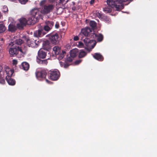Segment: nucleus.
Wrapping results in <instances>:
<instances>
[{
  "mask_svg": "<svg viewBox=\"0 0 157 157\" xmlns=\"http://www.w3.org/2000/svg\"><path fill=\"white\" fill-rule=\"evenodd\" d=\"M9 52L11 57L17 56L21 58L23 56V54L25 53V52L22 51L21 47L12 42L9 44Z\"/></svg>",
  "mask_w": 157,
  "mask_h": 157,
  "instance_id": "f257e3e1",
  "label": "nucleus"
},
{
  "mask_svg": "<svg viewBox=\"0 0 157 157\" xmlns=\"http://www.w3.org/2000/svg\"><path fill=\"white\" fill-rule=\"evenodd\" d=\"M115 0H107V3L108 5L107 7H106L103 9V10L106 13H110L112 10V8L115 7L117 11H120L123 8H121L118 10L117 8L118 7L119 5L118 2H115Z\"/></svg>",
  "mask_w": 157,
  "mask_h": 157,
  "instance_id": "f03ea898",
  "label": "nucleus"
},
{
  "mask_svg": "<svg viewBox=\"0 0 157 157\" xmlns=\"http://www.w3.org/2000/svg\"><path fill=\"white\" fill-rule=\"evenodd\" d=\"M84 44L87 47L86 49L90 51L91 49L94 48L96 43L95 41L90 40L89 38L86 37L83 40Z\"/></svg>",
  "mask_w": 157,
  "mask_h": 157,
  "instance_id": "7ed1b4c3",
  "label": "nucleus"
},
{
  "mask_svg": "<svg viewBox=\"0 0 157 157\" xmlns=\"http://www.w3.org/2000/svg\"><path fill=\"white\" fill-rule=\"evenodd\" d=\"M8 71H6V72L7 75L6 77V80L9 85H14L15 84V81L11 78L13 74V71L9 69H8Z\"/></svg>",
  "mask_w": 157,
  "mask_h": 157,
  "instance_id": "20e7f679",
  "label": "nucleus"
},
{
  "mask_svg": "<svg viewBox=\"0 0 157 157\" xmlns=\"http://www.w3.org/2000/svg\"><path fill=\"white\" fill-rule=\"evenodd\" d=\"M46 36L49 37V40L52 44H56L58 43L59 37L57 33L54 32L51 33Z\"/></svg>",
  "mask_w": 157,
  "mask_h": 157,
  "instance_id": "39448f33",
  "label": "nucleus"
},
{
  "mask_svg": "<svg viewBox=\"0 0 157 157\" xmlns=\"http://www.w3.org/2000/svg\"><path fill=\"white\" fill-rule=\"evenodd\" d=\"M54 8V5L52 4L44 5L42 8L41 13L43 14H47L52 11Z\"/></svg>",
  "mask_w": 157,
  "mask_h": 157,
  "instance_id": "423d86ee",
  "label": "nucleus"
},
{
  "mask_svg": "<svg viewBox=\"0 0 157 157\" xmlns=\"http://www.w3.org/2000/svg\"><path fill=\"white\" fill-rule=\"evenodd\" d=\"M49 74L50 79L53 81L57 80L60 76L59 71L56 70L50 71Z\"/></svg>",
  "mask_w": 157,
  "mask_h": 157,
  "instance_id": "0eeeda50",
  "label": "nucleus"
},
{
  "mask_svg": "<svg viewBox=\"0 0 157 157\" xmlns=\"http://www.w3.org/2000/svg\"><path fill=\"white\" fill-rule=\"evenodd\" d=\"M41 14V10L40 11L39 8H33L30 11L31 16L36 18L37 20L40 17Z\"/></svg>",
  "mask_w": 157,
  "mask_h": 157,
  "instance_id": "6e6552de",
  "label": "nucleus"
},
{
  "mask_svg": "<svg viewBox=\"0 0 157 157\" xmlns=\"http://www.w3.org/2000/svg\"><path fill=\"white\" fill-rule=\"evenodd\" d=\"M94 33H92V29L89 27H86L84 29H82L81 30V33L86 37L91 38V35Z\"/></svg>",
  "mask_w": 157,
  "mask_h": 157,
  "instance_id": "1a4fd4ad",
  "label": "nucleus"
},
{
  "mask_svg": "<svg viewBox=\"0 0 157 157\" xmlns=\"http://www.w3.org/2000/svg\"><path fill=\"white\" fill-rule=\"evenodd\" d=\"M19 23L17 24V27L19 29H23L26 25H28L27 21L25 18L22 17L19 20Z\"/></svg>",
  "mask_w": 157,
  "mask_h": 157,
  "instance_id": "9d476101",
  "label": "nucleus"
},
{
  "mask_svg": "<svg viewBox=\"0 0 157 157\" xmlns=\"http://www.w3.org/2000/svg\"><path fill=\"white\" fill-rule=\"evenodd\" d=\"M47 72L45 70L37 71L36 75L37 78L39 80H41L42 78H45L46 77Z\"/></svg>",
  "mask_w": 157,
  "mask_h": 157,
  "instance_id": "9b49d317",
  "label": "nucleus"
},
{
  "mask_svg": "<svg viewBox=\"0 0 157 157\" xmlns=\"http://www.w3.org/2000/svg\"><path fill=\"white\" fill-rule=\"evenodd\" d=\"M91 38L94 39L97 38V41L100 42L102 41L103 39V36L101 33L97 34L94 33L91 35Z\"/></svg>",
  "mask_w": 157,
  "mask_h": 157,
  "instance_id": "f8f14e48",
  "label": "nucleus"
},
{
  "mask_svg": "<svg viewBox=\"0 0 157 157\" xmlns=\"http://www.w3.org/2000/svg\"><path fill=\"white\" fill-rule=\"evenodd\" d=\"M44 50L43 49H40L39 50L38 52V58L40 59H44L47 56V52H45Z\"/></svg>",
  "mask_w": 157,
  "mask_h": 157,
  "instance_id": "ddd939ff",
  "label": "nucleus"
},
{
  "mask_svg": "<svg viewBox=\"0 0 157 157\" xmlns=\"http://www.w3.org/2000/svg\"><path fill=\"white\" fill-rule=\"evenodd\" d=\"M46 34L43 29L38 30L34 33V36L37 37H41Z\"/></svg>",
  "mask_w": 157,
  "mask_h": 157,
  "instance_id": "4468645a",
  "label": "nucleus"
},
{
  "mask_svg": "<svg viewBox=\"0 0 157 157\" xmlns=\"http://www.w3.org/2000/svg\"><path fill=\"white\" fill-rule=\"evenodd\" d=\"M43 49L46 51H48L50 49L51 45L50 41L48 40H46L44 41L43 44Z\"/></svg>",
  "mask_w": 157,
  "mask_h": 157,
  "instance_id": "2eb2a0df",
  "label": "nucleus"
},
{
  "mask_svg": "<svg viewBox=\"0 0 157 157\" xmlns=\"http://www.w3.org/2000/svg\"><path fill=\"white\" fill-rule=\"evenodd\" d=\"M28 25H32L34 24L37 22L38 20L34 17H33L31 16V17H29L27 20Z\"/></svg>",
  "mask_w": 157,
  "mask_h": 157,
  "instance_id": "dca6fc26",
  "label": "nucleus"
},
{
  "mask_svg": "<svg viewBox=\"0 0 157 157\" xmlns=\"http://www.w3.org/2000/svg\"><path fill=\"white\" fill-rule=\"evenodd\" d=\"M93 57L94 59L99 61H102L104 59L103 56L99 53H95Z\"/></svg>",
  "mask_w": 157,
  "mask_h": 157,
  "instance_id": "f3484780",
  "label": "nucleus"
},
{
  "mask_svg": "<svg viewBox=\"0 0 157 157\" xmlns=\"http://www.w3.org/2000/svg\"><path fill=\"white\" fill-rule=\"evenodd\" d=\"M36 62L38 63L43 65H46L48 63L47 59L42 60L38 58H36Z\"/></svg>",
  "mask_w": 157,
  "mask_h": 157,
  "instance_id": "a211bd4d",
  "label": "nucleus"
},
{
  "mask_svg": "<svg viewBox=\"0 0 157 157\" xmlns=\"http://www.w3.org/2000/svg\"><path fill=\"white\" fill-rule=\"evenodd\" d=\"M78 51L77 49H73L70 51V56H71L75 58L78 54Z\"/></svg>",
  "mask_w": 157,
  "mask_h": 157,
  "instance_id": "6ab92c4d",
  "label": "nucleus"
},
{
  "mask_svg": "<svg viewBox=\"0 0 157 157\" xmlns=\"http://www.w3.org/2000/svg\"><path fill=\"white\" fill-rule=\"evenodd\" d=\"M35 40H32V39H26V42L27 44L30 47H34L36 43L34 41Z\"/></svg>",
  "mask_w": 157,
  "mask_h": 157,
  "instance_id": "aec40b11",
  "label": "nucleus"
},
{
  "mask_svg": "<svg viewBox=\"0 0 157 157\" xmlns=\"http://www.w3.org/2000/svg\"><path fill=\"white\" fill-rule=\"evenodd\" d=\"M21 66L23 69L25 71H28L29 67V64L26 62H23L21 64Z\"/></svg>",
  "mask_w": 157,
  "mask_h": 157,
  "instance_id": "412c9836",
  "label": "nucleus"
},
{
  "mask_svg": "<svg viewBox=\"0 0 157 157\" xmlns=\"http://www.w3.org/2000/svg\"><path fill=\"white\" fill-rule=\"evenodd\" d=\"M17 28V26L14 25L10 24L8 26V30L12 32H14L16 30Z\"/></svg>",
  "mask_w": 157,
  "mask_h": 157,
  "instance_id": "4be33fe9",
  "label": "nucleus"
},
{
  "mask_svg": "<svg viewBox=\"0 0 157 157\" xmlns=\"http://www.w3.org/2000/svg\"><path fill=\"white\" fill-rule=\"evenodd\" d=\"M53 50L55 54L58 55L61 52V48L60 47L58 46H55L53 48Z\"/></svg>",
  "mask_w": 157,
  "mask_h": 157,
  "instance_id": "5701e85b",
  "label": "nucleus"
},
{
  "mask_svg": "<svg viewBox=\"0 0 157 157\" xmlns=\"http://www.w3.org/2000/svg\"><path fill=\"white\" fill-rule=\"evenodd\" d=\"M78 57L81 58L85 57L87 53L85 51L82 50H80L79 52H78Z\"/></svg>",
  "mask_w": 157,
  "mask_h": 157,
  "instance_id": "b1692460",
  "label": "nucleus"
},
{
  "mask_svg": "<svg viewBox=\"0 0 157 157\" xmlns=\"http://www.w3.org/2000/svg\"><path fill=\"white\" fill-rule=\"evenodd\" d=\"M45 24L52 29V27L54 26V22L52 21H45Z\"/></svg>",
  "mask_w": 157,
  "mask_h": 157,
  "instance_id": "393cba45",
  "label": "nucleus"
},
{
  "mask_svg": "<svg viewBox=\"0 0 157 157\" xmlns=\"http://www.w3.org/2000/svg\"><path fill=\"white\" fill-rule=\"evenodd\" d=\"M6 27L5 25L3 23L0 24V33H3L6 30Z\"/></svg>",
  "mask_w": 157,
  "mask_h": 157,
  "instance_id": "a878e982",
  "label": "nucleus"
},
{
  "mask_svg": "<svg viewBox=\"0 0 157 157\" xmlns=\"http://www.w3.org/2000/svg\"><path fill=\"white\" fill-rule=\"evenodd\" d=\"M24 42V41L20 39H18L16 40L15 41H14L13 42H12L14 44H16L17 45H21L22 43H23Z\"/></svg>",
  "mask_w": 157,
  "mask_h": 157,
  "instance_id": "bb28decb",
  "label": "nucleus"
},
{
  "mask_svg": "<svg viewBox=\"0 0 157 157\" xmlns=\"http://www.w3.org/2000/svg\"><path fill=\"white\" fill-rule=\"evenodd\" d=\"M90 26L93 28H94L97 26L96 23L94 21H91L90 23Z\"/></svg>",
  "mask_w": 157,
  "mask_h": 157,
  "instance_id": "cd10ccee",
  "label": "nucleus"
},
{
  "mask_svg": "<svg viewBox=\"0 0 157 157\" xmlns=\"http://www.w3.org/2000/svg\"><path fill=\"white\" fill-rule=\"evenodd\" d=\"M44 29L47 32H48L50 31L52 29L50 27H48L47 25H45L44 27Z\"/></svg>",
  "mask_w": 157,
  "mask_h": 157,
  "instance_id": "c85d7f7f",
  "label": "nucleus"
},
{
  "mask_svg": "<svg viewBox=\"0 0 157 157\" xmlns=\"http://www.w3.org/2000/svg\"><path fill=\"white\" fill-rule=\"evenodd\" d=\"M5 83V81L4 78H3L1 75H0V83L4 84Z\"/></svg>",
  "mask_w": 157,
  "mask_h": 157,
  "instance_id": "c756f323",
  "label": "nucleus"
},
{
  "mask_svg": "<svg viewBox=\"0 0 157 157\" xmlns=\"http://www.w3.org/2000/svg\"><path fill=\"white\" fill-rule=\"evenodd\" d=\"M19 2L22 4H25L28 2V0H18Z\"/></svg>",
  "mask_w": 157,
  "mask_h": 157,
  "instance_id": "7c9ffc66",
  "label": "nucleus"
},
{
  "mask_svg": "<svg viewBox=\"0 0 157 157\" xmlns=\"http://www.w3.org/2000/svg\"><path fill=\"white\" fill-rule=\"evenodd\" d=\"M73 58V57L70 56H69L67 58L66 60L67 61L70 62L72 61Z\"/></svg>",
  "mask_w": 157,
  "mask_h": 157,
  "instance_id": "2f4dec72",
  "label": "nucleus"
},
{
  "mask_svg": "<svg viewBox=\"0 0 157 157\" xmlns=\"http://www.w3.org/2000/svg\"><path fill=\"white\" fill-rule=\"evenodd\" d=\"M45 2H46L45 0H43L41 1L40 3V6H42L44 5V4H45Z\"/></svg>",
  "mask_w": 157,
  "mask_h": 157,
  "instance_id": "473e14b6",
  "label": "nucleus"
},
{
  "mask_svg": "<svg viewBox=\"0 0 157 157\" xmlns=\"http://www.w3.org/2000/svg\"><path fill=\"white\" fill-rule=\"evenodd\" d=\"M81 61H82V60H77L75 61V64H78L79 63H80L81 62Z\"/></svg>",
  "mask_w": 157,
  "mask_h": 157,
  "instance_id": "72a5a7b5",
  "label": "nucleus"
},
{
  "mask_svg": "<svg viewBox=\"0 0 157 157\" xmlns=\"http://www.w3.org/2000/svg\"><path fill=\"white\" fill-rule=\"evenodd\" d=\"M17 63V60L13 59V65H16Z\"/></svg>",
  "mask_w": 157,
  "mask_h": 157,
  "instance_id": "f704fd0d",
  "label": "nucleus"
},
{
  "mask_svg": "<svg viewBox=\"0 0 157 157\" xmlns=\"http://www.w3.org/2000/svg\"><path fill=\"white\" fill-rule=\"evenodd\" d=\"M73 39L75 41H77L79 40V38L78 36H75L74 37Z\"/></svg>",
  "mask_w": 157,
  "mask_h": 157,
  "instance_id": "c9c22d12",
  "label": "nucleus"
},
{
  "mask_svg": "<svg viewBox=\"0 0 157 157\" xmlns=\"http://www.w3.org/2000/svg\"><path fill=\"white\" fill-rule=\"evenodd\" d=\"M59 55L60 58L61 59L63 58L64 56V55L63 54H61L60 53L59 54Z\"/></svg>",
  "mask_w": 157,
  "mask_h": 157,
  "instance_id": "e433bc0d",
  "label": "nucleus"
},
{
  "mask_svg": "<svg viewBox=\"0 0 157 157\" xmlns=\"http://www.w3.org/2000/svg\"><path fill=\"white\" fill-rule=\"evenodd\" d=\"M69 64L67 63H66L64 65V67L65 68H67L69 66Z\"/></svg>",
  "mask_w": 157,
  "mask_h": 157,
  "instance_id": "4c0bfd02",
  "label": "nucleus"
},
{
  "mask_svg": "<svg viewBox=\"0 0 157 157\" xmlns=\"http://www.w3.org/2000/svg\"><path fill=\"white\" fill-rule=\"evenodd\" d=\"M78 45L81 46H83L84 45L83 43L81 42H79L78 43Z\"/></svg>",
  "mask_w": 157,
  "mask_h": 157,
  "instance_id": "58836bf2",
  "label": "nucleus"
},
{
  "mask_svg": "<svg viewBox=\"0 0 157 157\" xmlns=\"http://www.w3.org/2000/svg\"><path fill=\"white\" fill-rule=\"evenodd\" d=\"M59 26V24L58 23H56L55 25V27L56 28L58 29Z\"/></svg>",
  "mask_w": 157,
  "mask_h": 157,
  "instance_id": "ea45409f",
  "label": "nucleus"
},
{
  "mask_svg": "<svg viewBox=\"0 0 157 157\" xmlns=\"http://www.w3.org/2000/svg\"><path fill=\"white\" fill-rule=\"evenodd\" d=\"M95 0H91L90 1V3L91 4H93Z\"/></svg>",
  "mask_w": 157,
  "mask_h": 157,
  "instance_id": "a19ab883",
  "label": "nucleus"
},
{
  "mask_svg": "<svg viewBox=\"0 0 157 157\" xmlns=\"http://www.w3.org/2000/svg\"><path fill=\"white\" fill-rule=\"evenodd\" d=\"M4 42L3 39V38H1L0 40V43L1 44H2Z\"/></svg>",
  "mask_w": 157,
  "mask_h": 157,
  "instance_id": "79ce46f5",
  "label": "nucleus"
},
{
  "mask_svg": "<svg viewBox=\"0 0 157 157\" xmlns=\"http://www.w3.org/2000/svg\"><path fill=\"white\" fill-rule=\"evenodd\" d=\"M72 9L73 10H76V8L75 6H73L72 7Z\"/></svg>",
  "mask_w": 157,
  "mask_h": 157,
  "instance_id": "37998d69",
  "label": "nucleus"
},
{
  "mask_svg": "<svg viewBox=\"0 0 157 157\" xmlns=\"http://www.w3.org/2000/svg\"><path fill=\"white\" fill-rule=\"evenodd\" d=\"M60 53H61V54H63L64 55V54L66 53V52L62 50V52H60Z\"/></svg>",
  "mask_w": 157,
  "mask_h": 157,
  "instance_id": "c03bdc74",
  "label": "nucleus"
},
{
  "mask_svg": "<svg viewBox=\"0 0 157 157\" xmlns=\"http://www.w3.org/2000/svg\"><path fill=\"white\" fill-rule=\"evenodd\" d=\"M60 1V3H63V2L64 1V0H59Z\"/></svg>",
  "mask_w": 157,
  "mask_h": 157,
  "instance_id": "a18cd8bd",
  "label": "nucleus"
},
{
  "mask_svg": "<svg viewBox=\"0 0 157 157\" xmlns=\"http://www.w3.org/2000/svg\"><path fill=\"white\" fill-rule=\"evenodd\" d=\"M72 3L73 4V5H74V6L75 5V3L74 2H72Z\"/></svg>",
  "mask_w": 157,
  "mask_h": 157,
  "instance_id": "49530a36",
  "label": "nucleus"
},
{
  "mask_svg": "<svg viewBox=\"0 0 157 157\" xmlns=\"http://www.w3.org/2000/svg\"><path fill=\"white\" fill-rule=\"evenodd\" d=\"M11 1L15 2L16 1V0H10Z\"/></svg>",
  "mask_w": 157,
  "mask_h": 157,
  "instance_id": "de8ad7c7",
  "label": "nucleus"
},
{
  "mask_svg": "<svg viewBox=\"0 0 157 157\" xmlns=\"http://www.w3.org/2000/svg\"><path fill=\"white\" fill-rule=\"evenodd\" d=\"M98 14H99L98 17H101V14H100V13H99Z\"/></svg>",
  "mask_w": 157,
  "mask_h": 157,
  "instance_id": "09e8293b",
  "label": "nucleus"
},
{
  "mask_svg": "<svg viewBox=\"0 0 157 157\" xmlns=\"http://www.w3.org/2000/svg\"><path fill=\"white\" fill-rule=\"evenodd\" d=\"M6 11H5V12H7V11H8V8H6Z\"/></svg>",
  "mask_w": 157,
  "mask_h": 157,
  "instance_id": "8fccbe9b",
  "label": "nucleus"
}]
</instances>
